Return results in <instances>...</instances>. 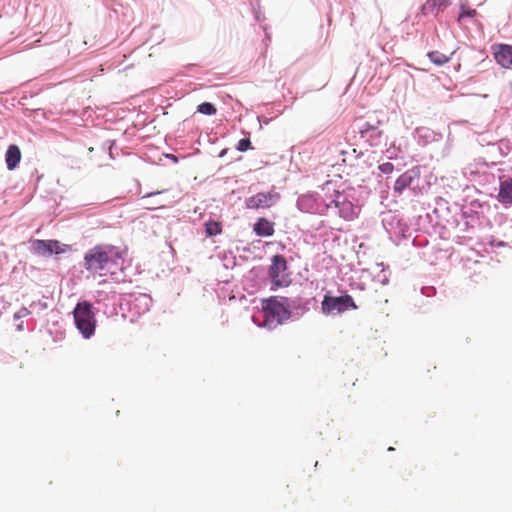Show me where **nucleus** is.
<instances>
[{
    "instance_id": "nucleus-14",
    "label": "nucleus",
    "mask_w": 512,
    "mask_h": 512,
    "mask_svg": "<svg viewBox=\"0 0 512 512\" xmlns=\"http://www.w3.org/2000/svg\"><path fill=\"white\" fill-rule=\"evenodd\" d=\"M340 196L337 197L333 202L335 207L339 208L340 216L346 220H351L354 218V209L351 202L348 201H340Z\"/></svg>"
},
{
    "instance_id": "nucleus-5",
    "label": "nucleus",
    "mask_w": 512,
    "mask_h": 512,
    "mask_svg": "<svg viewBox=\"0 0 512 512\" xmlns=\"http://www.w3.org/2000/svg\"><path fill=\"white\" fill-rule=\"evenodd\" d=\"M287 261L282 255H274L269 266V277L275 287L288 286L289 277L286 274Z\"/></svg>"
},
{
    "instance_id": "nucleus-4",
    "label": "nucleus",
    "mask_w": 512,
    "mask_h": 512,
    "mask_svg": "<svg viewBox=\"0 0 512 512\" xmlns=\"http://www.w3.org/2000/svg\"><path fill=\"white\" fill-rule=\"evenodd\" d=\"M349 309H357V305L348 294L339 297L325 295L321 303V310L324 314L342 313Z\"/></svg>"
},
{
    "instance_id": "nucleus-18",
    "label": "nucleus",
    "mask_w": 512,
    "mask_h": 512,
    "mask_svg": "<svg viewBox=\"0 0 512 512\" xmlns=\"http://www.w3.org/2000/svg\"><path fill=\"white\" fill-rule=\"evenodd\" d=\"M206 233L208 236H215L221 233V224L219 222L209 221L205 224Z\"/></svg>"
},
{
    "instance_id": "nucleus-12",
    "label": "nucleus",
    "mask_w": 512,
    "mask_h": 512,
    "mask_svg": "<svg viewBox=\"0 0 512 512\" xmlns=\"http://www.w3.org/2000/svg\"><path fill=\"white\" fill-rule=\"evenodd\" d=\"M449 4L450 0H427L423 5V11L424 13H432L434 15H438Z\"/></svg>"
},
{
    "instance_id": "nucleus-21",
    "label": "nucleus",
    "mask_w": 512,
    "mask_h": 512,
    "mask_svg": "<svg viewBox=\"0 0 512 512\" xmlns=\"http://www.w3.org/2000/svg\"><path fill=\"white\" fill-rule=\"evenodd\" d=\"M476 15V10L472 9V10H463L460 15H459V20H461L463 17H473Z\"/></svg>"
},
{
    "instance_id": "nucleus-13",
    "label": "nucleus",
    "mask_w": 512,
    "mask_h": 512,
    "mask_svg": "<svg viewBox=\"0 0 512 512\" xmlns=\"http://www.w3.org/2000/svg\"><path fill=\"white\" fill-rule=\"evenodd\" d=\"M498 200L501 203H512V178L501 181Z\"/></svg>"
},
{
    "instance_id": "nucleus-6",
    "label": "nucleus",
    "mask_w": 512,
    "mask_h": 512,
    "mask_svg": "<svg viewBox=\"0 0 512 512\" xmlns=\"http://www.w3.org/2000/svg\"><path fill=\"white\" fill-rule=\"evenodd\" d=\"M280 200V194L275 191L259 192L245 201L246 208L251 210L268 209Z\"/></svg>"
},
{
    "instance_id": "nucleus-9",
    "label": "nucleus",
    "mask_w": 512,
    "mask_h": 512,
    "mask_svg": "<svg viewBox=\"0 0 512 512\" xmlns=\"http://www.w3.org/2000/svg\"><path fill=\"white\" fill-rule=\"evenodd\" d=\"M21 156L20 148L17 145L11 144L8 146L5 153V162L8 170H14L18 166Z\"/></svg>"
},
{
    "instance_id": "nucleus-19",
    "label": "nucleus",
    "mask_w": 512,
    "mask_h": 512,
    "mask_svg": "<svg viewBox=\"0 0 512 512\" xmlns=\"http://www.w3.org/2000/svg\"><path fill=\"white\" fill-rule=\"evenodd\" d=\"M251 147V141L248 138L240 139L237 144V150L240 152H245Z\"/></svg>"
},
{
    "instance_id": "nucleus-20",
    "label": "nucleus",
    "mask_w": 512,
    "mask_h": 512,
    "mask_svg": "<svg viewBox=\"0 0 512 512\" xmlns=\"http://www.w3.org/2000/svg\"><path fill=\"white\" fill-rule=\"evenodd\" d=\"M379 170L384 174H390L394 170V165L390 162L379 165Z\"/></svg>"
},
{
    "instance_id": "nucleus-22",
    "label": "nucleus",
    "mask_w": 512,
    "mask_h": 512,
    "mask_svg": "<svg viewBox=\"0 0 512 512\" xmlns=\"http://www.w3.org/2000/svg\"><path fill=\"white\" fill-rule=\"evenodd\" d=\"M29 314H30V311L27 308H21L18 312L15 313L14 317L16 319H18L21 317H26Z\"/></svg>"
},
{
    "instance_id": "nucleus-16",
    "label": "nucleus",
    "mask_w": 512,
    "mask_h": 512,
    "mask_svg": "<svg viewBox=\"0 0 512 512\" xmlns=\"http://www.w3.org/2000/svg\"><path fill=\"white\" fill-rule=\"evenodd\" d=\"M454 52H450L449 54L442 53L440 51H431L427 54L428 58L434 64L441 66L448 63L452 57Z\"/></svg>"
},
{
    "instance_id": "nucleus-11",
    "label": "nucleus",
    "mask_w": 512,
    "mask_h": 512,
    "mask_svg": "<svg viewBox=\"0 0 512 512\" xmlns=\"http://www.w3.org/2000/svg\"><path fill=\"white\" fill-rule=\"evenodd\" d=\"M417 176L413 171H406L400 175L394 184V191L401 194L407 187H409L414 178Z\"/></svg>"
},
{
    "instance_id": "nucleus-15",
    "label": "nucleus",
    "mask_w": 512,
    "mask_h": 512,
    "mask_svg": "<svg viewBox=\"0 0 512 512\" xmlns=\"http://www.w3.org/2000/svg\"><path fill=\"white\" fill-rule=\"evenodd\" d=\"M379 124V121H377L375 124H372L370 122L363 123L359 129L361 137L368 139L374 134L380 136L382 132L378 130Z\"/></svg>"
},
{
    "instance_id": "nucleus-10",
    "label": "nucleus",
    "mask_w": 512,
    "mask_h": 512,
    "mask_svg": "<svg viewBox=\"0 0 512 512\" xmlns=\"http://www.w3.org/2000/svg\"><path fill=\"white\" fill-rule=\"evenodd\" d=\"M253 230L258 236H272L274 234V223L266 218H259L254 224Z\"/></svg>"
},
{
    "instance_id": "nucleus-1",
    "label": "nucleus",
    "mask_w": 512,
    "mask_h": 512,
    "mask_svg": "<svg viewBox=\"0 0 512 512\" xmlns=\"http://www.w3.org/2000/svg\"><path fill=\"white\" fill-rule=\"evenodd\" d=\"M264 325L275 328L290 317V304L287 298L272 296L262 301Z\"/></svg>"
},
{
    "instance_id": "nucleus-8",
    "label": "nucleus",
    "mask_w": 512,
    "mask_h": 512,
    "mask_svg": "<svg viewBox=\"0 0 512 512\" xmlns=\"http://www.w3.org/2000/svg\"><path fill=\"white\" fill-rule=\"evenodd\" d=\"M33 247L36 253L40 255L59 254L62 250L60 249V243L57 240H35Z\"/></svg>"
},
{
    "instance_id": "nucleus-3",
    "label": "nucleus",
    "mask_w": 512,
    "mask_h": 512,
    "mask_svg": "<svg viewBox=\"0 0 512 512\" xmlns=\"http://www.w3.org/2000/svg\"><path fill=\"white\" fill-rule=\"evenodd\" d=\"M73 314L77 329L84 338H90L94 334L96 327V319L92 310V304L87 301L79 302L76 305Z\"/></svg>"
},
{
    "instance_id": "nucleus-17",
    "label": "nucleus",
    "mask_w": 512,
    "mask_h": 512,
    "mask_svg": "<svg viewBox=\"0 0 512 512\" xmlns=\"http://www.w3.org/2000/svg\"><path fill=\"white\" fill-rule=\"evenodd\" d=\"M197 111L204 115H214L217 112L216 107L209 103V102H203L197 107Z\"/></svg>"
},
{
    "instance_id": "nucleus-7",
    "label": "nucleus",
    "mask_w": 512,
    "mask_h": 512,
    "mask_svg": "<svg viewBox=\"0 0 512 512\" xmlns=\"http://www.w3.org/2000/svg\"><path fill=\"white\" fill-rule=\"evenodd\" d=\"M496 62L506 69H512V45L498 44L493 47Z\"/></svg>"
},
{
    "instance_id": "nucleus-2",
    "label": "nucleus",
    "mask_w": 512,
    "mask_h": 512,
    "mask_svg": "<svg viewBox=\"0 0 512 512\" xmlns=\"http://www.w3.org/2000/svg\"><path fill=\"white\" fill-rule=\"evenodd\" d=\"M114 256H118L115 247L96 245L85 253L83 266L87 271L97 273L115 264Z\"/></svg>"
}]
</instances>
